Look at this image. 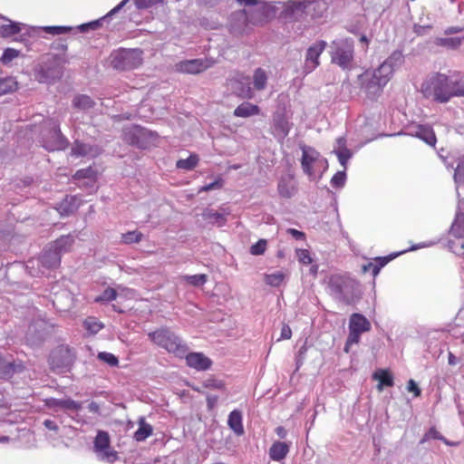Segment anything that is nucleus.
I'll return each instance as SVG.
<instances>
[{
	"mask_svg": "<svg viewBox=\"0 0 464 464\" xmlns=\"http://www.w3.org/2000/svg\"><path fill=\"white\" fill-rule=\"evenodd\" d=\"M202 216L205 219L208 220L211 224H213V225L218 224L219 227L223 226L227 221L226 217L223 214L218 213V211H215L213 209H208V210L204 211Z\"/></svg>",
	"mask_w": 464,
	"mask_h": 464,
	"instance_id": "30",
	"label": "nucleus"
},
{
	"mask_svg": "<svg viewBox=\"0 0 464 464\" xmlns=\"http://www.w3.org/2000/svg\"><path fill=\"white\" fill-rule=\"evenodd\" d=\"M18 88V82L14 77L0 78V96L14 92Z\"/></svg>",
	"mask_w": 464,
	"mask_h": 464,
	"instance_id": "28",
	"label": "nucleus"
},
{
	"mask_svg": "<svg viewBox=\"0 0 464 464\" xmlns=\"http://www.w3.org/2000/svg\"><path fill=\"white\" fill-rule=\"evenodd\" d=\"M116 297H117L116 290L111 287H108L102 292V294L100 296H97L94 299V301L97 303L103 302V301H112V300H115Z\"/></svg>",
	"mask_w": 464,
	"mask_h": 464,
	"instance_id": "40",
	"label": "nucleus"
},
{
	"mask_svg": "<svg viewBox=\"0 0 464 464\" xmlns=\"http://www.w3.org/2000/svg\"><path fill=\"white\" fill-rule=\"evenodd\" d=\"M268 76L263 68H257L253 73V91H263L266 88Z\"/></svg>",
	"mask_w": 464,
	"mask_h": 464,
	"instance_id": "26",
	"label": "nucleus"
},
{
	"mask_svg": "<svg viewBox=\"0 0 464 464\" xmlns=\"http://www.w3.org/2000/svg\"><path fill=\"white\" fill-rule=\"evenodd\" d=\"M19 54H20V52L18 50H15L14 48H6L4 51L0 61L2 63L7 64L10 62H12L14 58L18 57Z\"/></svg>",
	"mask_w": 464,
	"mask_h": 464,
	"instance_id": "39",
	"label": "nucleus"
},
{
	"mask_svg": "<svg viewBox=\"0 0 464 464\" xmlns=\"http://www.w3.org/2000/svg\"><path fill=\"white\" fill-rule=\"evenodd\" d=\"M439 41L440 45L449 46L454 49L458 48L462 43V39L459 37L441 38Z\"/></svg>",
	"mask_w": 464,
	"mask_h": 464,
	"instance_id": "48",
	"label": "nucleus"
},
{
	"mask_svg": "<svg viewBox=\"0 0 464 464\" xmlns=\"http://www.w3.org/2000/svg\"><path fill=\"white\" fill-rule=\"evenodd\" d=\"M448 362L450 365H455L458 362L457 357L451 353H449Z\"/></svg>",
	"mask_w": 464,
	"mask_h": 464,
	"instance_id": "63",
	"label": "nucleus"
},
{
	"mask_svg": "<svg viewBox=\"0 0 464 464\" xmlns=\"http://www.w3.org/2000/svg\"><path fill=\"white\" fill-rule=\"evenodd\" d=\"M256 17H253V16H249L247 17V22L249 24H252L254 25H257V24H263L265 23V11L264 10H256L255 12Z\"/></svg>",
	"mask_w": 464,
	"mask_h": 464,
	"instance_id": "50",
	"label": "nucleus"
},
{
	"mask_svg": "<svg viewBox=\"0 0 464 464\" xmlns=\"http://www.w3.org/2000/svg\"><path fill=\"white\" fill-rule=\"evenodd\" d=\"M292 337V330L288 324H284L281 329L280 339L288 340Z\"/></svg>",
	"mask_w": 464,
	"mask_h": 464,
	"instance_id": "55",
	"label": "nucleus"
},
{
	"mask_svg": "<svg viewBox=\"0 0 464 464\" xmlns=\"http://www.w3.org/2000/svg\"><path fill=\"white\" fill-rule=\"evenodd\" d=\"M326 47L324 41H319L311 45L306 52L305 55V68L311 72L314 70L319 64V57Z\"/></svg>",
	"mask_w": 464,
	"mask_h": 464,
	"instance_id": "12",
	"label": "nucleus"
},
{
	"mask_svg": "<svg viewBox=\"0 0 464 464\" xmlns=\"http://www.w3.org/2000/svg\"><path fill=\"white\" fill-rule=\"evenodd\" d=\"M421 92L426 98L437 102L446 103L453 97L464 96V82L453 80L443 73H434L421 85Z\"/></svg>",
	"mask_w": 464,
	"mask_h": 464,
	"instance_id": "1",
	"label": "nucleus"
},
{
	"mask_svg": "<svg viewBox=\"0 0 464 464\" xmlns=\"http://www.w3.org/2000/svg\"><path fill=\"white\" fill-rule=\"evenodd\" d=\"M227 85L233 93L241 99H252L255 92L250 86V79L244 72L234 71L227 79Z\"/></svg>",
	"mask_w": 464,
	"mask_h": 464,
	"instance_id": "7",
	"label": "nucleus"
},
{
	"mask_svg": "<svg viewBox=\"0 0 464 464\" xmlns=\"http://www.w3.org/2000/svg\"><path fill=\"white\" fill-rule=\"evenodd\" d=\"M181 279L193 286H201L207 283L208 276L206 274L182 276Z\"/></svg>",
	"mask_w": 464,
	"mask_h": 464,
	"instance_id": "35",
	"label": "nucleus"
},
{
	"mask_svg": "<svg viewBox=\"0 0 464 464\" xmlns=\"http://www.w3.org/2000/svg\"><path fill=\"white\" fill-rule=\"evenodd\" d=\"M24 365L21 361H9L0 354V377L4 379L11 378L15 372H21L24 370Z\"/></svg>",
	"mask_w": 464,
	"mask_h": 464,
	"instance_id": "14",
	"label": "nucleus"
},
{
	"mask_svg": "<svg viewBox=\"0 0 464 464\" xmlns=\"http://www.w3.org/2000/svg\"><path fill=\"white\" fill-rule=\"evenodd\" d=\"M276 433L280 439H285L287 434L286 430L283 426H278L276 429Z\"/></svg>",
	"mask_w": 464,
	"mask_h": 464,
	"instance_id": "61",
	"label": "nucleus"
},
{
	"mask_svg": "<svg viewBox=\"0 0 464 464\" xmlns=\"http://www.w3.org/2000/svg\"><path fill=\"white\" fill-rule=\"evenodd\" d=\"M393 73V66L390 60L384 61L377 69L366 70L358 76L361 89L371 100L377 98L382 92L383 87L391 80Z\"/></svg>",
	"mask_w": 464,
	"mask_h": 464,
	"instance_id": "2",
	"label": "nucleus"
},
{
	"mask_svg": "<svg viewBox=\"0 0 464 464\" xmlns=\"http://www.w3.org/2000/svg\"><path fill=\"white\" fill-rule=\"evenodd\" d=\"M76 360V352L68 344L54 347L48 357L50 369L56 373H65L72 370Z\"/></svg>",
	"mask_w": 464,
	"mask_h": 464,
	"instance_id": "3",
	"label": "nucleus"
},
{
	"mask_svg": "<svg viewBox=\"0 0 464 464\" xmlns=\"http://www.w3.org/2000/svg\"><path fill=\"white\" fill-rule=\"evenodd\" d=\"M360 42L362 44H363L364 45V50L366 51L368 49V44H369V39L365 36V35H362L360 37Z\"/></svg>",
	"mask_w": 464,
	"mask_h": 464,
	"instance_id": "64",
	"label": "nucleus"
},
{
	"mask_svg": "<svg viewBox=\"0 0 464 464\" xmlns=\"http://www.w3.org/2000/svg\"><path fill=\"white\" fill-rule=\"evenodd\" d=\"M336 155L338 157V160L340 161V163L343 166V168L345 169L346 168V162L347 160L350 159L351 157V153L349 151V150L347 149H343L342 150H338L336 152Z\"/></svg>",
	"mask_w": 464,
	"mask_h": 464,
	"instance_id": "52",
	"label": "nucleus"
},
{
	"mask_svg": "<svg viewBox=\"0 0 464 464\" xmlns=\"http://www.w3.org/2000/svg\"><path fill=\"white\" fill-rule=\"evenodd\" d=\"M277 190L281 197L290 198L295 190V187L293 183V177L290 175L282 177L278 182Z\"/></svg>",
	"mask_w": 464,
	"mask_h": 464,
	"instance_id": "20",
	"label": "nucleus"
},
{
	"mask_svg": "<svg viewBox=\"0 0 464 464\" xmlns=\"http://www.w3.org/2000/svg\"><path fill=\"white\" fill-rule=\"evenodd\" d=\"M260 108L250 102H243L239 104L234 111L236 117L247 118L254 115H258Z\"/></svg>",
	"mask_w": 464,
	"mask_h": 464,
	"instance_id": "23",
	"label": "nucleus"
},
{
	"mask_svg": "<svg viewBox=\"0 0 464 464\" xmlns=\"http://www.w3.org/2000/svg\"><path fill=\"white\" fill-rule=\"evenodd\" d=\"M55 406H58L63 409L72 410V411H79L82 408V403L75 401L71 399L58 400L54 402Z\"/></svg>",
	"mask_w": 464,
	"mask_h": 464,
	"instance_id": "37",
	"label": "nucleus"
},
{
	"mask_svg": "<svg viewBox=\"0 0 464 464\" xmlns=\"http://www.w3.org/2000/svg\"><path fill=\"white\" fill-rule=\"evenodd\" d=\"M71 30L72 28L68 26H46L44 28L45 33L51 34L53 35L67 34Z\"/></svg>",
	"mask_w": 464,
	"mask_h": 464,
	"instance_id": "46",
	"label": "nucleus"
},
{
	"mask_svg": "<svg viewBox=\"0 0 464 464\" xmlns=\"http://www.w3.org/2000/svg\"><path fill=\"white\" fill-rule=\"evenodd\" d=\"M290 444L284 441H275L268 451L269 458L274 461H281L289 453Z\"/></svg>",
	"mask_w": 464,
	"mask_h": 464,
	"instance_id": "17",
	"label": "nucleus"
},
{
	"mask_svg": "<svg viewBox=\"0 0 464 464\" xmlns=\"http://www.w3.org/2000/svg\"><path fill=\"white\" fill-rule=\"evenodd\" d=\"M90 151H91L90 146L76 140L73 143L71 154L74 157H83V156H86Z\"/></svg>",
	"mask_w": 464,
	"mask_h": 464,
	"instance_id": "38",
	"label": "nucleus"
},
{
	"mask_svg": "<svg viewBox=\"0 0 464 464\" xmlns=\"http://www.w3.org/2000/svg\"><path fill=\"white\" fill-rule=\"evenodd\" d=\"M109 15L108 14L103 16L101 20H95V21H92V22H90V23H87V24H83L82 25L79 26L80 30L82 32H86L88 31L89 29L91 30H96L98 29L100 26H101V22L102 20H104L105 18H107Z\"/></svg>",
	"mask_w": 464,
	"mask_h": 464,
	"instance_id": "51",
	"label": "nucleus"
},
{
	"mask_svg": "<svg viewBox=\"0 0 464 464\" xmlns=\"http://www.w3.org/2000/svg\"><path fill=\"white\" fill-rule=\"evenodd\" d=\"M407 390L410 392H413L415 397H419L420 395V389L418 387L417 383L411 379L408 382Z\"/></svg>",
	"mask_w": 464,
	"mask_h": 464,
	"instance_id": "54",
	"label": "nucleus"
},
{
	"mask_svg": "<svg viewBox=\"0 0 464 464\" xmlns=\"http://www.w3.org/2000/svg\"><path fill=\"white\" fill-rule=\"evenodd\" d=\"M218 401V396H208L207 398L208 407L212 410Z\"/></svg>",
	"mask_w": 464,
	"mask_h": 464,
	"instance_id": "59",
	"label": "nucleus"
},
{
	"mask_svg": "<svg viewBox=\"0 0 464 464\" xmlns=\"http://www.w3.org/2000/svg\"><path fill=\"white\" fill-rule=\"evenodd\" d=\"M371 330V322L363 314L359 313L352 314L349 321V334L345 342L344 352L349 353L352 345L359 343L361 335Z\"/></svg>",
	"mask_w": 464,
	"mask_h": 464,
	"instance_id": "6",
	"label": "nucleus"
},
{
	"mask_svg": "<svg viewBox=\"0 0 464 464\" xmlns=\"http://www.w3.org/2000/svg\"><path fill=\"white\" fill-rule=\"evenodd\" d=\"M88 409L90 411L94 412V413H97L100 411V407H99L98 403H96L95 401H92L89 404Z\"/></svg>",
	"mask_w": 464,
	"mask_h": 464,
	"instance_id": "62",
	"label": "nucleus"
},
{
	"mask_svg": "<svg viewBox=\"0 0 464 464\" xmlns=\"http://www.w3.org/2000/svg\"><path fill=\"white\" fill-rule=\"evenodd\" d=\"M143 235L139 230L128 231L121 234V241L124 244L130 245L133 243H139L142 240Z\"/></svg>",
	"mask_w": 464,
	"mask_h": 464,
	"instance_id": "33",
	"label": "nucleus"
},
{
	"mask_svg": "<svg viewBox=\"0 0 464 464\" xmlns=\"http://www.w3.org/2000/svg\"><path fill=\"white\" fill-rule=\"evenodd\" d=\"M95 102L86 94H77L72 100V106L80 111H87L93 108Z\"/></svg>",
	"mask_w": 464,
	"mask_h": 464,
	"instance_id": "27",
	"label": "nucleus"
},
{
	"mask_svg": "<svg viewBox=\"0 0 464 464\" xmlns=\"http://www.w3.org/2000/svg\"><path fill=\"white\" fill-rule=\"evenodd\" d=\"M464 28L460 26H450L445 30V34H458L462 32Z\"/></svg>",
	"mask_w": 464,
	"mask_h": 464,
	"instance_id": "58",
	"label": "nucleus"
},
{
	"mask_svg": "<svg viewBox=\"0 0 464 464\" xmlns=\"http://www.w3.org/2000/svg\"><path fill=\"white\" fill-rule=\"evenodd\" d=\"M138 423L139 429L134 432L133 438L137 441H143L152 435L153 429L143 417L140 418Z\"/></svg>",
	"mask_w": 464,
	"mask_h": 464,
	"instance_id": "25",
	"label": "nucleus"
},
{
	"mask_svg": "<svg viewBox=\"0 0 464 464\" xmlns=\"http://www.w3.org/2000/svg\"><path fill=\"white\" fill-rule=\"evenodd\" d=\"M267 242L266 239H259L256 244L251 246L250 253L254 256L263 255L266 252Z\"/></svg>",
	"mask_w": 464,
	"mask_h": 464,
	"instance_id": "44",
	"label": "nucleus"
},
{
	"mask_svg": "<svg viewBox=\"0 0 464 464\" xmlns=\"http://www.w3.org/2000/svg\"><path fill=\"white\" fill-rule=\"evenodd\" d=\"M273 121L276 131L281 133L284 137L288 135L291 130V125L285 113H276L273 117Z\"/></svg>",
	"mask_w": 464,
	"mask_h": 464,
	"instance_id": "24",
	"label": "nucleus"
},
{
	"mask_svg": "<svg viewBox=\"0 0 464 464\" xmlns=\"http://www.w3.org/2000/svg\"><path fill=\"white\" fill-rule=\"evenodd\" d=\"M227 424L229 428L238 436L244 434L242 423V413L238 410L232 411L228 415Z\"/></svg>",
	"mask_w": 464,
	"mask_h": 464,
	"instance_id": "22",
	"label": "nucleus"
},
{
	"mask_svg": "<svg viewBox=\"0 0 464 464\" xmlns=\"http://www.w3.org/2000/svg\"><path fill=\"white\" fill-rule=\"evenodd\" d=\"M397 256L398 254H394L387 256L375 257L369 263L362 265V271L363 274L371 272L375 277L380 273L381 269Z\"/></svg>",
	"mask_w": 464,
	"mask_h": 464,
	"instance_id": "16",
	"label": "nucleus"
},
{
	"mask_svg": "<svg viewBox=\"0 0 464 464\" xmlns=\"http://www.w3.org/2000/svg\"><path fill=\"white\" fill-rule=\"evenodd\" d=\"M98 358L100 360L105 362L106 363H108L111 366H117L119 364L118 358L111 353H106V352L100 353L98 354Z\"/></svg>",
	"mask_w": 464,
	"mask_h": 464,
	"instance_id": "45",
	"label": "nucleus"
},
{
	"mask_svg": "<svg viewBox=\"0 0 464 464\" xmlns=\"http://www.w3.org/2000/svg\"><path fill=\"white\" fill-rule=\"evenodd\" d=\"M44 425L45 426V428H47L50 430H55V431L58 430V426L52 420H45L44 421Z\"/></svg>",
	"mask_w": 464,
	"mask_h": 464,
	"instance_id": "57",
	"label": "nucleus"
},
{
	"mask_svg": "<svg viewBox=\"0 0 464 464\" xmlns=\"http://www.w3.org/2000/svg\"><path fill=\"white\" fill-rule=\"evenodd\" d=\"M412 135L422 140L430 146H434L437 141L434 130L429 125H417L413 130Z\"/></svg>",
	"mask_w": 464,
	"mask_h": 464,
	"instance_id": "18",
	"label": "nucleus"
},
{
	"mask_svg": "<svg viewBox=\"0 0 464 464\" xmlns=\"http://www.w3.org/2000/svg\"><path fill=\"white\" fill-rule=\"evenodd\" d=\"M346 174L345 171H338L336 172L333 178L331 179V185L334 188H343L345 184Z\"/></svg>",
	"mask_w": 464,
	"mask_h": 464,
	"instance_id": "41",
	"label": "nucleus"
},
{
	"mask_svg": "<svg viewBox=\"0 0 464 464\" xmlns=\"http://www.w3.org/2000/svg\"><path fill=\"white\" fill-rule=\"evenodd\" d=\"M212 65L208 60L193 59L180 62L177 64L178 71L184 73H199Z\"/></svg>",
	"mask_w": 464,
	"mask_h": 464,
	"instance_id": "11",
	"label": "nucleus"
},
{
	"mask_svg": "<svg viewBox=\"0 0 464 464\" xmlns=\"http://www.w3.org/2000/svg\"><path fill=\"white\" fill-rule=\"evenodd\" d=\"M443 436L437 430L436 428H430L423 436L421 442H425L429 440H441Z\"/></svg>",
	"mask_w": 464,
	"mask_h": 464,
	"instance_id": "49",
	"label": "nucleus"
},
{
	"mask_svg": "<svg viewBox=\"0 0 464 464\" xmlns=\"http://www.w3.org/2000/svg\"><path fill=\"white\" fill-rule=\"evenodd\" d=\"M353 60V46L351 43L344 42L336 47L332 55V62L343 69H348Z\"/></svg>",
	"mask_w": 464,
	"mask_h": 464,
	"instance_id": "10",
	"label": "nucleus"
},
{
	"mask_svg": "<svg viewBox=\"0 0 464 464\" xmlns=\"http://www.w3.org/2000/svg\"><path fill=\"white\" fill-rule=\"evenodd\" d=\"M148 335L153 343L176 356L183 357L188 351L187 345L182 343L179 337L168 328L158 329L149 333Z\"/></svg>",
	"mask_w": 464,
	"mask_h": 464,
	"instance_id": "5",
	"label": "nucleus"
},
{
	"mask_svg": "<svg viewBox=\"0 0 464 464\" xmlns=\"http://www.w3.org/2000/svg\"><path fill=\"white\" fill-rule=\"evenodd\" d=\"M372 378L379 382L378 391H382L383 387H392L394 384L393 376L389 370L380 369L374 372Z\"/></svg>",
	"mask_w": 464,
	"mask_h": 464,
	"instance_id": "21",
	"label": "nucleus"
},
{
	"mask_svg": "<svg viewBox=\"0 0 464 464\" xmlns=\"http://www.w3.org/2000/svg\"><path fill=\"white\" fill-rule=\"evenodd\" d=\"M95 177H96V171L92 167L79 169L73 175V178L75 179H94Z\"/></svg>",
	"mask_w": 464,
	"mask_h": 464,
	"instance_id": "42",
	"label": "nucleus"
},
{
	"mask_svg": "<svg viewBox=\"0 0 464 464\" xmlns=\"http://www.w3.org/2000/svg\"><path fill=\"white\" fill-rule=\"evenodd\" d=\"M287 233L290 234L292 237H294L297 240H303L305 238V234L302 231L295 229V228H288Z\"/></svg>",
	"mask_w": 464,
	"mask_h": 464,
	"instance_id": "56",
	"label": "nucleus"
},
{
	"mask_svg": "<svg viewBox=\"0 0 464 464\" xmlns=\"http://www.w3.org/2000/svg\"><path fill=\"white\" fill-rule=\"evenodd\" d=\"M198 161L199 158L197 154H190L188 159L179 160L176 167L180 169L192 170L198 166Z\"/></svg>",
	"mask_w": 464,
	"mask_h": 464,
	"instance_id": "29",
	"label": "nucleus"
},
{
	"mask_svg": "<svg viewBox=\"0 0 464 464\" xmlns=\"http://www.w3.org/2000/svg\"><path fill=\"white\" fill-rule=\"evenodd\" d=\"M223 186V180L219 178L218 179H216L215 181L208 184V185H205L203 186L202 188H199V192H202V191H209V190H212V189H215V188H221Z\"/></svg>",
	"mask_w": 464,
	"mask_h": 464,
	"instance_id": "53",
	"label": "nucleus"
},
{
	"mask_svg": "<svg viewBox=\"0 0 464 464\" xmlns=\"http://www.w3.org/2000/svg\"><path fill=\"white\" fill-rule=\"evenodd\" d=\"M237 2L242 5L254 6L257 5L258 0H237Z\"/></svg>",
	"mask_w": 464,
	"mask_h": 464,
	"instance_id": "60",
	"label": "nucleus"
},
{
	"mask_svg": "<svg viewBox=\"0 0 464 464\" xmlns=\"http://www.w3.org/2000/svg\"><path fill=\"white\" fill-rule=\"evenodd\" d=\"M296 256L298 261L303 265H310L313 262V259L307 249H297Z\"/></svg>",
	"mask_w": 464,
	"mask_h": 464,
	"instance_id": "47",
	"label": "nucleus"
},
{
	"mask_svg": "<svg viewBox=\"0 0 464 464\" xmlns=\"http://www.w3.org/2000/svg\"><path fill=\"white\" fill-rule=\"evenodd\" d=\"M203 386L207 389L212 390H225L226 384L223 381L214 378H208L203 382Z\"/></svg>",
	"mask_w": 464,
	"mask_h": 464,
	"instance_id": "43",
	"label": "nucleus"
},
{
	"mask_svg": "<svg viewBox=\"0 0 464 464\" xmlns=\"http://www.w3.org/2000/svg\"><path fill=\"white\" fill-rule=\"evenodd\" d=\"M73 243L74 238L70 235L63 236L55 240L52 246V249L53 250V263L48 261V255H45L42 257V265L47 268H55L59 266L61 263V254L70 251L73 246Z\"/></svg>",
	"mask_w": 464,
	"mask_h": 464,
	"instance_id": "8",
	"label": "nucleus"
},
{
	"mask_svg": "<svg viewBox=\"0 0 464 464\" xmlns=\"http://www.w3.org/2000/svg\"><path fill=\"white\" fill-rule=\"evenodd\" d=\"M84 328L91 334H97L103 328V324L96 317L89 316L83 322Z\"/></svg>",
	"mask_w": 464,
	"mask_h": 464,
	"instance_id": "32",
	"label": "nucleus"
},
{
	"mask_svg": "<svg viewBox=\"0 0 464 464\" xmlns=\"http://www.w3.org/2000/svg\"><path fill=\"white\" fill-rule=\"evenodd\" d=\"M187 365L197 371H207L212 365V361L202 353H185Z\"/></svg>",
	"mask_w": 464,
	"mask_h": 464,
	"instance_id": "13",
	"label": "nucleus"
},
{
	"mask_svg": "<svg viewBox=\"0 0 464 464\" xmlns=\"http://www.w3.org/2000/svg\"><path fill=\"white\" fill-rule=\"evenodd\" d=\"M21 32L20 24L11 22L8 24L0 26V35L4 38L14 36Z\"/></svg>",
	"mask_w": 464,
	"mask_h": 464,
	"instance_id": "31",
	"label": "nucleus"
},
{
	"mask_svg": "<svg viewBox=\"0 0 464 464\" xmlns=\"http://www.w3.org/2000/svg\"><path fill=\"white\" fill-rule=\"evenodd\" d=\"M285 274L283 272H276L265 276V282L271 286H279L285 280Z\"/></svg>",
	"mask_w": 464,
	"mask_h": 464,
	"instance_id": "36",
	"label": "nucleus"
},
{
	"mask_svg": "<svg viewBox=\"0 0 464 464\" xmlns=\"http://www.w3.org/2000/svg\"><path fill=\"white\" fill-rule=\"evenodd\" d=\"M320 153L311 147L303 148L301 165L304 172L308 176L314 175L313 164L319 159Z\"/></svg>",
	"mask_w": 464,
	"mask_h": 464,
	"instance_id": "15",
	"label": "nucleus"
},
{
	"mask_svg": "<svg viewBox=\"0 0 464 464\" xmlns=\"http://www.w3.org/2000/svg\"><path fill=\"white\" fill-rule=\"evenodd\" d=\"M111 65L118 71H130L143 63V51L135 49H119L110 56Z\"/></svg>",
	"mask_w": 464,
	"mask_h": 464,
	"instance_id": "4",
	"label": "nucleus"
},
{
	"mask_svg": "<svg viewBox=\"0 0 464 464\" xmlns=\"http://www.w3.org/2000/svg\"><path fill=\"white\" fill-rule=\"evenodd\" d=\"M111 440L108 432L100 430L94 439V450L100 459L113 463L118 459L117 451L111 449Z\"/></svg>",
	"mask_w": 464,
	"mask_h": 464,
	"instance_id": "9",
	"label": "nucleus"
},
{
	"mask_svg": "<svg viewBox=\"0 0 464 464\" xmlns=\"http://www.w3.org/2000/svg\"><path fill=\"white\" fill-rule=\"evenodd\" d=\"M54 134H55L54 141L45 140L44 147L49 151L64 150L68 145V140L63 135L59 126L56 127Z\"/></svg>",
	"mask_w": 464,
	"mask_h": 464,
	"instance_id": "19",
	"label": "nucleus"
},
{
	"mask_svg": "<svg viewBox=\"0 0 464 464\" xmlns=\"http://www.w3.org/2000/svg\"><path fill=\"white\" fill-rule=\"evenodd\" d=\"M130 0H122L119 5H117L114 8H112L109 13H108V15H112L116 13H118L123 6L126 5V4L129 2ZM134 4L136 5V6L139 8V9H141V8H146L148 7L150 3H151V0H133Z\"/></svg>",
	"mask_w": 464,
	"mask_h": 464,
	"instance_id": "34",
	"label": "nucleus"
}]
</instances>
